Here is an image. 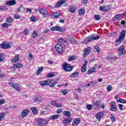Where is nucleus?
Listing matches in <instances>:
<instances>
[{"mask_svg": "<svg viewBox=\"0 0 126 126\" xmlns=\"http://www.w3.org/2000/svg\"><path fill=\"white\" fill-rule=\"evenodd\" d=\"M52 82H53V80L52 79H48L47 80L39 82V84H40L41 86H46V85H49V84H50Z\"/></svg>", "mask_w": 126, "mask_h": 126, "instance_id": "nucleus-7", "label": "nucleus"}, {"mask_svg": "<svg viewBox=\"0 0 126 126\" xmlns=\"http://www.w3.org/2000/svg\"><path fill=\"white\" fill-rule=\"evenodd\" d=\"M88 63V62L87 61H85L84 62V64L83 65V66H86L87 65V64Z\"/></svg>", "mask_w": 126, "mask_h": 126, "instance_id": "nucleus-63", "label": "nucleus"}, {"mask_svg": "<svg viewBox=\"0 0 126 126\" xmlns=\"http://www.w3.org/2000/svg\"><path fill=\"white\" fill-rule=\"evenodd\" d=\"M69 10L71 13H74L76 10V6L74 5H70L69 6Z\"/></svg>", "mask_w": 126, "mask_h": 126, "instance_id": "nucleus-18", "label": "nucleus"}, {"mask_svg": "<svg viewBox=\"0 0 126 126\" xmlns=\"http://www.w3.org/2000/svg\"><path fill=\"white\" fill-rule=\"evenodd\" d=\"M1 26L4 29H7L8 28V24L6 23H3L1 25Z\"/></svg>", "mask_w": 126, "mask_h": 126, "instance_id": "nucleus-36", "label": "nucleus"}, {"mask_svg": "<svg viewBox=\"0 0 126 126\" xmlns=\"http://www.w3.org/2000/svg\"><path fill=\"white\" fill-rule=\"evenodd\" d=\"M57 114H61L63 112V109L62 108H59L57 111Z\"/></svg>", "mask_w": 126, "mask_h": 126, "instance_id": "nucleus-60", "label": "nucleus"}, {"mask_svg": "<svg viewBox=\"0 0 126 126\" xmlns=\"http://www.w3.org/2000/svg\"><path fill=\"white\" fill-rule=\"evenodd\" d=\"M59 118H60V115L55 114L54 115L50 116L49 119L50 120H57V119H59Z\"/></svg>", "mask_w": 126, "mask_h": 126, "instance_id": "nucleus-25", "label": "nucleus"}, {"mask_svg": "<svg viewBox=\"0 0 126 126\" xmlns=\"http://www.w3.org/2000/svg\"><path fill=\"white\" fill-rule=\"evenodd\" d=\"M6 22H7V23H11V22H12V18H11V17H10L7 18Z\"/></svg>", "mask_w": 126, "mask_h": 126, "instance_id": "nucleus-40", "label": "nucleus"}, {"mask_svg": "<svg viewBox=\"0 0 126 126\" xmlns=\"http://www.w3.org/2000/svg\"><path fill=\"white\" fill-rule=\"evenodd\" d=\"M104 117V113L102 112H99L96 115V118L97 121H100L101 119Z\"/></svg>", "mask_w": 126, "mask_h": 126, "instance_id": "nucleus-20", "label": "nucleus"}, {"mask_svg": "<svg viewBox=\"0 0 126 126\" xmlns=\"http://www.w3.org/2000/svg\"><path fill=\"white\" fill-rule=\"evenodd\" d=\"M100 39V36L99 35H90L87 37V38L85 39L83 43L84 44H88L90 42H92L94 40H99Z\"/></svg>", "mask_w": 126, "mask_h": 126, "instance_id": "nucleus-2", "label": "nucleus"}, {"mask_svg": "<svg viewBox=\"0 0 126 126\" xmlns=\"http://www.w3.org/2000/svg\"><path fill=\"white\" fill-rule=\"evenodd\" d=\"M71 122H72V119L71 118H68L63 120V124L64 126H67L70 124Z\"/></svg>", "mask_w": 126, "mask_h": 126, "instance_id": "nucleus-13", "label": "nucleus"}, {"mask_svg": "<svg viewBox=\"0 0 126 126\" xmlns=\"http://www.w3.org/2000/svg\"><path fill=\"white\" fill-rule=\"evenodd\" d=\"M125 37H126V31H122L119 35V38L116 41V46H119L124 41Z\"/></svg>", "mask_w": 126, "mask_h": 126, "instance_id": "nucleus-3", "label": "nucleus"}, {"mask_svg": "<svg viewBox=\"0 0 126 126\" xmlns=\"http://www.w3.org/2000/svg\"><path fill=\"white\" fill-rule=\"evenodd\" d=\"M118 56L119 57H122V56H125L126 54V51L125 50V46L124 45H121L119 48H118Z\"/></svg>", "mask_w": 126, "mask_h": 126, "instance_id": "nucleus-5", "label": "nucleus"}, {"mask_svg": "<svg viewBox=\"0 0 126 126\" xmlns=\"http://www.w3.org/2000/svg\"><path fill=\"white\" fill-rule=\"evenodd\" d=\"M118 110V108L117 107V106H112L110 108V111H112V112H116Z\"/></svg>", "mask_w": 126, "mask_h": 126, "instance_id": "nucleus-38", "label": "nucleus"}, {"mask_svg": "<svg viewBox=\"0 0 126 126\" xmlns=\"http://www.w3.org/2000/svg\"><path fill=\"white\" fill-rule=\"evenodd\" d=\"M119 108H120V110H123V104H119Z\"/></svg>", "mask_w": 126, "mask_h": 126, "instance_id": "nucleus-64", "label": "nucleus"}, {"mask_svg": "<svg viewBox=\"0 0 126 126\" xmlns=\"http://www.w3.org/2000/svg\"><path fill=\"white\" fill-rule=\"evenodd\" d=\"M106 61H115V60H117V58L114 56L109 55L106 57Z\"/></svg>", "mask_w": 126, "mask_h": 126, "instance_id": "nucleus-27", "label": "nucleus"}, {"mask_svg": "<svg viewBox=\"0 0 126 126\" xmlns=\"http://www.w3.org/2000/svg\"><path fill=\"white\" fill-rule=\"evenodd\" d=\"M90 51H91V47H88L84 50L83 57L85 58L87 55H89L90 53Z\"/></svg>", "mask_w": 126, "mask_h": 126, "instance_id": "nucleus-14", "label": "nucleus"}, {"mask_svg": "<svg viewBox=\"0 0 126 126\" xmlns=\"http://www.w3.org/2000/svg\"><path fill=\"white\" fill-rule=\"evenodd\" d=\"M37 35L38 33H37V31L34 30L33 31L32 34V37H33V38H36Z\"/></svg>", "mask_w": 126, "mask_h": 126, "instance_id": "nucleus-33", "label": "nucleus"}, {"mask_svg": "<svg viewBox=\"0 0 126 126\" xmlns=\"http://www.w3.org/2000/svg\"><path fill=\"white\" fill-rule=\"evenodd\" d=\"M118 102H120V103H123V104H126V101L120 98L119 100L117 99Z\"/></svg>", "mask_w": 126, "mask_h": 126, "instance_id": "nucleus-45", "label": "nucleus"}, {"mask_svg": "<svg viewBox=\"0 0 126 126\" xmlns=\"http://www.w3.org/2000/svg\"><path fill=\"white\" fill-rule=\"evenodd\" d=\"M96 68H97V67H94L92 68L89 69L88 71V74L90 75V74H92V73H94V72L96 71Z\"/></svg>", "mask_w": 126, "mask_h": 126, "instance_id": "nucleus-22", "label": "nucleus"}, {"mask_svg": "<svg viewBox=\"0 0 126 126\" xmlns=\"http://www.w3.org/2000/svg\"><path fill=\"white\" fill-rule=\"evenodd\" d=\"M55 48L57 50L59 54H62L63 52V46L60 44H58L55 45Z\"/></svg>", "mask_w": 126, "mask_h": 126, "instance_id": "nucleus-9", "label": "nucleus"}, {"mask_svg": "<svg viewBox=\"0 0 126 126\" xmlns=\"http://www.w3.org/2000/svg\"><path fill=\"white\" fill-rule=\"evenodd\" d=\"M94 48L96 50V51L97 52V53H99L100 49V47H98V46H94Z\"/></svg>", "mask_w": 126, "mask_h": 126, "instance_id": "nucleus-56", "label": "nucleus"}, {"mask_svg": "<svg viewBox=\"0 0 126 126\" xmlns=\"http://www.w3.org/2000/svg\"><path fill=\"white\" fill-rule=\"evenodd\" d=\"M31 111H32L33 115H37L38 114V110L35 107L31 108Z\"/></svg>", "mask_w": 126, "mask_h": 126, "instance_id": "nucleus-31", "label": "nucleus"}, {"mask_svg": "<svg viewBox=\"0 0 126 126\" xmlns=\"http://www.w3.org/2000/svg\"><path fill=\"white\" fill-rule=\"evenodd\" d=\"M29 61H32L33 60V55H32V53H30L29 55Z\"/></svg>", "mask_w": 126, "mask_h": 126, "instance_id": "nucleus-46", "label": "nucleus"}, {"mask_svg": "<svg viewBox=\"0 0 126 126\" xmlns=\"http://www.w3.org/2000/svg\"><path fill=\"white\" fill-rule=\"evenodd\" d=\"M48 125V121L45 119L38 118L35 119V126H46Z\"/></svg>", "mask_w": 126, "mask_h": 126, "instance_id": "nucleus-1", "label": "nucleus"}, {"mask_svg": "<svg viewBox=\"0 0 126 126\" xmlns=\"http://www.w3.org/2000/svg\"><path fill=\"white\" fill-rule=\"evenodd\" d=\"M87 66H82L81 68V71L82 72H86V70H87Z\"/></svg>", "mask_w": 126, "mask_h": 126, "instance_id": "nucleus-42", "label": "nucleus"}, {"mask_svg": "<svg viewBox=\"0 0 126 126\" xmlns=\"http://www.w3.org/2000/svg\"><path fill=\"white\" fill-rule=\"evenodd\" d=\"M40 114H42V115H48V113L46 111H41Z\"/></svg>", "mask_w": 126, "mask_h": 126, "instance_id": "nucleus-62", "label": "nucleus"}, {"mask_svg": "<svg viewBox=\"0 0 126 126\" xmlns=\"http://www.w3.org/2000/svg\"><path fill=\"white\" fill-rule=\"evenodd\" d=\"M4 116L5 114L3 113H0V122H1V121L3 120L4 119Z\"/></svg>", "mask_w": 126, "mask_h": 126, "instance_id": "nucleus-35", "label": "nucleus"}, {"mask_svg": "<svg viewBox=\"0 0 126 126\" xmlns=\"http://www.w3.org/2000/svg\"><path fill=\"white\" fill-rule=\"evenodd\" d=\"M8 84L9 85H11V86H12L17 91H18V92H20V87H19V85L17 84H13L12 82H9L8 83Z\"/></svg>", "mask_w": 126, "mask_h": 126, "instance_id": "nucleus-8", "label": "nucleus"}, {"mask_svg": "<svg viewBox=\"0 0 126 126\" xmlns=\"http://www.w3.org/2000/svg\"><path fill=\"white\" fill-rule=\"evenodd\" d=\"M51 105L55 107H57V108H63V104H62V103H58L56 101H52Z\"/></svg>", "mask_w": 126, "mask_h": 126, "instance_id": "nucleus-15", "label": "nucleus"}, {"mask_svg": "<svg viewBox=\"0 0 126 126\" xmlns=\"http://www.w3.org/2000/svg\"><path fill=\"white\" fill-rule=\"evenodd\" d=\"M39 13L42 15L44 18L49 17V12L46 9L41 8L39 10Z\"/></svg>", "mask_w": 126, "mask_h": 126, "instance_id": "nucleus-6", "label": "nucleus"}, {"mask_svg": "<svg viewBox=\"0 0 126 126\" xmlns=\"http://www.w3.org/2000/svg\"><path fill=\"white\" fill-rule=\"evenodd\" d=\"M33 101L34 102H39V101H42V96L41 95H37L33 97Z\"/></svg>", "mask_w": 126, "mask_h": 126, "instance_id": "nucleus-24", "label": "nucleus"}, {"mask_svg": "<svg viewBox=\"0 0 126 126\" xmlns=\"http://www.w3.org/2000/svg\"><path fill=\"white\" fill-rule=\"evenodd\" d=\"M22 7H23V5H21L18 7L17 13H18V12H21L20 10H21V8H22Z\"/></svg>", "mask_w": 126, "mask_h": 126, "instance_id": "nucleus-52", "label": "nucleus"}, {"mask_svg": "<svg viewBox=\"0 0 126 126\" xmlns=\"http://www.w3.org/2000/svg\"><path fill=\"white\" fill-rule=\"evenodd\" d=\"M99 10L101 11L104 10V11H108V10H110V6H100L99 7Z\"/></svg>", "mask_w": 126, "mask_h": 126, "instance_id": "nucleus-19", "label": "nucleus"}, {"mask_svg": "<svg viewBox=\"0 0 126 126\" xmlns=\"http://www.w3.org/2000/svg\"><path fill=\"white\" fill-rule=\"evenodd\" d=\"M61 92L64 94L65 95V94H67L68 91H67V90H62L61 91Z\"/></svg>", "mask_w": 126, "mask_h": 126, "instance_id": "nucleus-53", "label": "nucleus"}, {"mask_svg": "<svg viewBox=\"0 0 126 126\" xmlns=\"http://www.w3.org/2000/svg\"><path fill=\"white\" fill-rule=\"evenodd\" d=\"M63 114L66 117H69L70 116V112L69 111H63Z\"/></svg>", "mask_w": 126, "mask_h": 126, "instance_id": "nucleus-37", "label": "nucleus"}, {"mask_svg": "<svg viewBox=\"0 0 126 126\" xmlns=\"http://www.w3.org/2000/svg\"><path fill=\"white\" fill-rule=\"evenodd\" d=\"M14 68H21L23 67V65L21 63H17L13 65Z\"/></svg>", "mask_w": 126, "mask_h": 126, "instance_id": "nucleus-28", "label": "nucleus"}, {"mask_svg": "<svg viewBox=\"0 0 126 126\" xmlns=\"http://www.w3.org/2000/svg\"><path fill=\"white\" fill-rule=\"evenodd\" d=\"M80 123V118H76L75 121H73L72 126H78Z\"/></svg>", "mask_w": 126, "mask_h": 126, "instance_id": "nucleus-21", "label": "nucleus"}, {"mask_svg": "<svg viewBox=\"0 0 126 126\" xmlns=\"http://www.w3.org/2000/svg\"><path fill=\"white\" fill-rule=\"evenodd\" d=\"M29 113V110L25 109L22 112V118H25L27 115Z\"/></svg>", "mask_w": 126, "mask_h": 126, "instance_id": "nucleus-23", "label": "nucleus"}, {"mask_svg": "<svg viewBox=\"0 0 126 126\" xmlns=\"http://www.w3.org/2000/svg\"><path fill=\"white\" fill-rule=\"evenodd\" d=\"M87 109H88V110H91L92 109V105H91V104L87 105Z\"/></svg>", "mask_w": 126, "mask_h": 126, "instance_id": "nucleus-59", "label": "nucleus"}, {"mask_svg": "<svg viewBox=\"0 0 126 126\" xmlns=\"http://www.w3.org/2000/svg\"><path fill=\"white\" fill-rule=\"evenodd\" d=\"M85 12V10L84 9L81 8L79 10V14L80 15H83Z\"/></svg>", "mask_w": 126, "mask_h": 126, "instance_id": "nucleus-34", "label": "nucleus"}, {"mask_svg": "<svg viewBox=\"0 0 126 126\" xmlns=\"http://www.w3.org/2000/svg\"><path fill=\"white\" fill-rule=\"evenodd\" d=\"M60 16H61V13L60 12H54L51 15V18H53V19L58 18Z\"/></svg>", "mask_w": 126, "mask_h": 126, "instance_id": "nucleus-16", "label": "nucleus"}, {"mask_svg": "<svg viewBox=\"0 0 126 126\" xmlns=\"http://www.w3.org/2000/svg\"><path fill=\"white\" fill-rule=\"evenodd\" d=\"M78 74H79V73L78 72H75L72 74H70L69 75L70 78H73V77H76V76H78Z\"/></svg>", "mask_w": 126, "mask_h": 126, "instance_id": "nucleus-29", "label": "nucleus"}, {"mask_svg": "<svg viewBox=\"0 0 126 126\" xmlns=\"http://www.w3.org/2000/svg\"><path fill=\"white\" fill-rule=\"evenodd\" d=\"M58 41L59 43H66V40L63 39V38H60Z\"/></svg>", "mask_w": 126, "mask_h": 126, "instance_id": "nucleus-43", "label": "nucleus"}, {"mask_svg": "<svg viewBox=\"0 0 126 126\" xmlns=\"http://www.w3.org/2000/svg\"><path fill=\"white\" fill-rule=\"evenodd\" d=\"M0 9L1 10H6V9H7V7L6 6H0Z\"/></svg>", "mask_w": 126, "mask_h": 126, "instance_id": "nucleus-49", "label": "nucleus"}, {"mask_svg": "<svg viewBox=\"0 0 126 126\" xmlns=\"http://www.w3.org/2000/svg\"><path fill=\"white\" fill-rule=\"evenodd\" d=\"M110 119H111L112 123H114V122H115V121H116V119L115 118V116H114L113 115H110Z\"/></svg>", "mask_w": 126, "mask_h": 126, "instance_id": "nucleus-47", "label": "nucleus"}, {"mask_svg": "<svg viewBox=\"0 0 126 126\" xmlns=\"http://www.w3.org/2000/svg\"><path fill=\"white\" fill-rule=\"evenodd\" d=\"M66 2V0H59L57 4L55 5V8H58V7H60V6H62L63 3H65Z\"/></svg>", "mask_w": 126, "mask_h": 126, "instance_id": "nucleus-11", "label": "nucleus"}, {"mask_svg": "<svg viewBox=\"0 0 126 126\" xmlns=\"http://www.w3.org/2000/svg\"><path fill=\"white\" fill-rule=\"evenodd\" d=\"M19 55H16L15 56V58L13 59H12V60L11 61V62H13V63H17V62H18V61H19Z\"/></svg>", "mask_w": 126, "mask_h": 126, "instance_id": "nucleus-26", "label": "nucleus"}, {"mask_svg": "<svg viewBox=\"0 0 126 126\" xmlns=\"http://www.w3.org/2000/svg\"><path fill=\"white\" fill-rule=\"evenodd\" d=\"M57 84V81H55L53 83H52L50 86V87H55V86Z\"/></svg>", "mask_w": 126, "mask_h": 126, "instance_id": "nucleus-58", "label": "nucleus"}, {"mask_svg": "<svg viewBox=\"0 0 126 126\" xmlns=\"http://www.w3.org/2000/svg\"><path fill=\"white\" fill-rule=\"evenodd\" d=\"M69 40L71 44H72L73 45L76 44V41L74 39V38L70 37Z\"/></svg>", "mask_w": 126, "mask_h": 126, "instance_id": "nucleus-32", "label": "nucleus"}, {"mask_svg": "<svg viewBox=\"0 0 126 126\" xmlns=\"http://www.w3.org/2000/svg\"><path fill=\"white\" fill-rule=\"evenodd\" d=\"M4 59V58H3V55H2V54L0 53V62H2Z\"/></svg>", "mask_w": 126, "mask_h": 126, "instance_id": "nucleus-57", "label": "nucleus"}, {"mask_svg": "<svg viewBox=\"0 0 126 126\" xmlns=\"http://www.w3.org/2000/svg\"><path fill=\"white\" fill-rule=\"evenodd\" d=\"M94 18L95 19V20H99L100 19V18H101V17H100V15H96L94 16Z\"/></svg>", "mask_w": 126, "mask_h": 126, "instance_id": "nucleus-55", "label": "nucleus"}, {"mask_svg": "<svg viewBox=\"0 0 126 126\" xmlns=\"http://www.w3.org/2000/svg\"><path fill=\"white\" fill-rule=\"evenodd\" d=\"M47 77H49V78H52V77H54L55 76V74L53 72L50 73L47 75Z\"/></svg>", "mask_w": 126, "mask_h": 126, "instance_id": "nucleus-39", "label": "nucleus"}, {"mask_svg": "<svg viewBox=\"0 0 126 126\" xmlns=\"http://www.w3.org/2000/svg\"><path fill=\"white\" fill-rule=\"evenodd\" d=\"M99 105H100V101H96L94 102L93 104V105L95 107H99Z\"/></svg>", "mask_w": 126, "mask_h": 126, "instance_id": "nucleus-48", "label": "nucleus"}, {"mask_svg": "<svg viewBox=\"0 0 126 126\" xmlns=\"http://www.w3.org/2000/svg\"><path fill=\"white\" fill-rule=\"evenodd\" d=\"M31 20L32 22H35L37 21V19L34 17H32L31 18Z\"/></svg>", "mask_w": 126, "mask_h": 126, "instance_id": "nucleus-54", "label": "nucleus"}, {"mask_svg": "<svg viewBox=\"0 0 126 126\" xmlns=\"http://www.w3.org/2000/svg\"><path fill=\"white\" fill-rule=\"evenodd\" d=\"M16 4V1L15 0H10L6 2V5L11 6V5H14Z\"/></svg>", "mask_w": 126, "mask_h": 126, "instance_id": "nucleus-17", "label": "nucleus"}, {"mask_svg": "<svg viewBox=\"0 0 126 126\" xmlns=\"http://www.w3.org/2000/svg\"><path fill=\"white\" fill-rule=\"evenodd\" d=\"M50 30H51V31H59L60 32H63V29L59 26L51 27Z\"/></svg>", "mask_w": 126, "mask_h": 126, "instance_id": "nucleus-12", "label": "nucleus"}, {"mask_svg": "<svg viewBox=\"0 0 126 126\" xmlns=\"http://www.w3.org/2000/svg\"><path fill=\"white\" fill-rule=\"evenodd\" d=\"M14 17L15 19H19L21 18V16H20V15L18 14H16L14 15Z\"/></svg>", "mask_w": 126, "mask_h": 126, "instance_id": "nucleus-41", "label": "nucleus"}, {"mask_svg": "<svg viewBox=\"0 0 126 126\" xmlns=\"http://www.w3.org/2000/svg\"><path fill=\"white\" fill-rule=\"evenodd\" d=\"M107 90H108V91H109V92L112 91V89H113V87H112V86L111 85H108L107 87Z\"/></svg>", "mask_w": 126, "mask_h": 126, "instance_id": "nucleus-44", "label": "nucleus"}, {"mask_svg": "<svg viewBox=\"0 0 126 126\" xmlns=\"http://www.w3.org/2000/svg\"><path fill=\"white\" fill-rule=\"evenodd\" d=\"M43 69H44L43 66L40 67L36 72V75H40V74H41V73L43 71Z\"/></svg>", "mask_w": 126, "mask_h": 126, "instance_id": "nucleus-30", "label": "nucleus"}, {"mask_svg": "<svg viewBox=\"0 0 126 126\" xmlns=\"http://www.w3.org/2000/svg\"><path fill=\"white\" fill-rule=\"evenodd\" d=\"M74 60H75V57H74V56H70L68 59V60L69 61H73Z\"/></svg>", "mask_w": 126, "mask_h": 126, "instance_id": "nucleus-51", "label": "nucleus"}, {"mask_svg": "<svg viewBox=\"0 0 126 126\" xmlns=\"http://www.w3.org/2000/svg\"><path fill=\"white\" fill-rule=\"evenodd\" d=\"M4 103H5V100H4V99H0V105H2V104H4Z\"/></svg>", "mask_w": 126, "mask_h": 126, "instance_id": "nucleus-61", "label": "nucleus"}, {"mask_svg": "<svg viewBox=\"0 0 126 126\" xmlns=\"http://www.w3.org/2000/svg\"><path fill=\"white\" fill-rule=\"evenodd\" d=\"M23 32L25 35H28V34H29V30L26 29Z\"/></svg>", "mask_w": 126, "mask_h": 126, "instance_id": "nucleus-50", "label": "nucleus"}, {"mask_svg": "<svg viewBox=\"0 0 126 126\" xmlns=\"http://www.w3.org/2000/svg\"><path fill=\"white\" fill-rule=\"evenodd\" d=\"M11 47V45L9 44H6L5 42H3L0 44V48L1 49H9Z\"/></svg>", "mask_w": 126, "mask_h": 126, "instance_id": "nucleus-10", "label": "nucleus"}, {"mask_svg": "<svg viewBox=\"0 0 126 126\" xmlns=\"http://www.w3.org/2000/svg\"><path fill=\"white\" fill-rule=\"evenodd\" d=\"M62 68L65 71H67L69 72V71H71L73 68L71 65L67 63H64L62 65Z\"/></svg>", "mask_w": 126, "mask_h": 126, "instance_id": "nucleus-4", "label": "nucleus"}]
</instances>
